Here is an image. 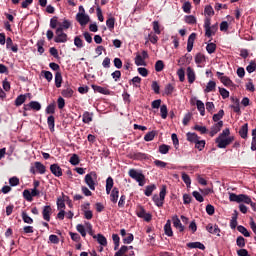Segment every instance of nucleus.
Masks as SVG:
<instances>
[{
	"label": "nucleus",
	"instance_id": "obj_1",
	"mask_svg": "<svg viewBox=\"0 0 256 256\" xmlns=\"http://www.w3.org/2000/svg\"><path fill=\"white\" fill-rule=\"evenodd\" d=\"M229 135H231V131L229 128H226L216 138L215 143L219 149H225L227 146L231 145L232 141H235V137Z\"/></svg>",
	"mask_w": 256,
	"mask_h": 256
},
{
	"label": "nucleus",
	"instance_id": "obj_2",
	"mask_svg": "<svg viewBox=\"0 0 256 256\" xmlns=\"http://www.w3.org/2000/svg\"><path fill=\"white\" fill-rule=\"evenodd\" d=\"M129 176L135 181H137L140 187H143L145 185V175H143V173L135 169H131L129 170Z\"/></svg>",
	"mask_w": 256,
	"mask_h": 256
},
{
	"label": "nucleus",
	"instance_id": "obj_3",
	"mask_svg": "<svg viewBox=\"0 0 256 256\" xmlns=\"http://www.w3.org/2000/svg\"><path fill=\"white\" fill-rule=\"evenodd\" d=\"M85 183L91 191H95V184L97 183V173L90 172L85 176Z\"/></svg>",
	"mask_w": 256,
	"mask_h": 256
},
{
	"label": "nucleus",
	"instance_id": "obj_4",
	"mask_svg": "<svg viewBox=\"0 0 256 256\" xmlns=\"http://www.w3.org/2000/svg\"><path fill=\"white\" fill-rule=\"evenodd\" d=\"M165 195H167V188L165 186L162 187L159 195L153 196V201L157 207L163 206V201H165Z\"/></svg>",
	"mask_w": 256,
	"mask_h": 256
},
{
	"label": "nucleus",
	"instance_id": "obj_5",
	"mask_svg": "<svg viewBox=\"0 0 256 256\" xmlns=\"http://www.w3.org/2000/svg\"><path fill=\"white\" fill-rule=\"evenodd\" d=\"M148 58H149V54H147V51H143L142 54H137L135 57V65H137V67L147 66L145 59H148Z\"/></svg>",
	"mask_w": 256,
	"mask_h": 256
},
{
	"label": "nucleus",
	"instance_id": "obj_6",
	"mask_svg": "<svg viewBox=\"0 0 256 256\" xmlns=\"http://www.w3.org/2000/svg\"><path fill=\"white\" fill-rule=\"evenodd\" d=\"M55 43H67V35L63 32L62 27L56 29V36L54 38Z\"/></svg>",
	"mask_w": 256,
	"mask_h": 256
},
{
	"label": "nucleus",
	"instance_id": "obj_7",
	"mask_svg": "<svg viewBox=\"0 0 256 256\" xmlns=\"http://www.w3.org/2000/svg\"><path fill=\"white\" fill-rule=\"evenodd\" d=\"M76 21H78V23L83 27L87 25V23H89L90 18H89V15L85 13H78L76 15Z\"/></svg>",
	"mask_w": 256,
	"mask_h": 256
},
{
	"label": "nucleus",
	"instance_id": "obj_8",
	"mask_svg": "<svg viewBox=\"0 0 256 256\" xmlns=\"http://www.w3.org/2000/svg\"><path fill=\"white\" fill-rule=\"evenodd\" d=\"M222 127L223 121H219L218 123L214 124L209 132L210 137H215V135H217L219 131H221Z\"/></svg>",
	"mask_w": 256,
	"mask_h": 256
},
{
	"label": "nucleus",
	"instance_id": "obj_9",
	"mask_svg": "<svg viewBox=\"0 0 256 256\" xmlns=\"http://www.w3.org/2000/svg\"><path fill=\"white\" fill-rule=\"evenodd\" d=\"M90 204L89 203H85L82 205V211L84 213V217L85 219H93V211H91V209H89Z\"/></svg>",
	"mask_w": 256,
	"mask_h": 256
},
{
	"label": "nucleus",
	"instance_id": "obj_10",
	"mask_svg": "<svg viewBox=\"0 0 256 256\" xmlns=\"http://www.w3.org/2000/svg\"><path fill=\"white\" fill-rule=\"evenodd\" d=\"M137 215L143 219L144 221H151V215L147 212H145V209L143 207H140L137 210Z\"/></svg>",
	"mask_w": 256,
	"mask_h": 256
},
{
	"label": "nucleus",
	"instance_id": "obj_11",
	"mask_svg": "<svg viewBox=\"0 0 256 256\" xmlns=\"http://www.w3.org/2000/svg\"><path fill=\"white\" fill-rule=\"evenodd\" d=\"M206 229L212 235H217L218 237H219V233H221V230L219 229V226H217V224H208Z\"/></svg>",
	"mask_w": 256,
	"mask_h": 256
},
{
	"label": "nucleus",
	"instance_id": "obj_12",
	"mask_svg": "<svg viewBox=\"0 0 256 256\" xmlns=\"http://www.w3.org/2000/svg\"><path fill=\"white\" fill-rule=\"evenodd\" d=\"M217 29H219V26L217 24L212 25L205 29V35L206 37H213L217 33Z\"/></svg>",
	"mask_w": 256,
	"mask_h": 256
},
{
	"label": "nucleus",
	"instance_id": "obj_13",
	"mask_svg": "<svg viewBox=\"0 0 256 256\" xmlns=\"http://www.w3.org/2000/svg\"><path fill=\"white\" fill-rule=\"evenodd\" d=\"M51 173L55 175V177H61L63 175V171L61 170V167H59L58 164H52L50 166Z\"/></svg>",
	"mask_w": 256,
	"mask_h": 256
},
{
	"label": "nucleus",
	"instance_id": "obj_14",
	"mask_svg": "<svg viewBox=\"0 0 256 256\" xmlns=\"http://www.w3.org/2000/svg\"><path fill=\"white\" fill-rule=\"evenodd\" d=\"M187 247L189 249H201V251H205V245L201 242H189L187 243Z\"/></svg>",
	"mask_w": 256,
	"mask_h": 256
},
{
	"label": "nucleus",
	"instance_id": "obj_15",
	"mask_svg": "<svg viewBox=\"0 0 256 256\" xmlns=\"http://www.w3.org/2000/svg\"><path fill=\"white\" fill-rule=\"evenodd\" d=\"M51 206H44L42 215L45 221H51Z\"/></svg>",
	"mask_w": 256,
	"mask_h": 256
},
{
	"label": "nucleus",
	"instance_id": "obj_16",
	"mask_svg": "<svg viewBox=\"0 0 256 256\" xmlns=\"http://www.w3.org/2000/svg\"><path fill=\"white\" fill-rule=\"evenodd\" d=\"M197 37V35L195 33H192L189 38H188V42H187V51L188 53H191V51H193V43H195V38Z\"/></svg>",
	"mask_w": 256,
	"mask_h": 256
},
{
	"label": "nucleus",
	"instance_id": "obj_17",
	"mask_svg": "<svg viewBox=\"0 0 256 256\" xmlns=\"http://www.w3.org/2000/svg\"><path fill=\"white\" fill-rule=\"evenodd\" d=\"M233 104L230 106L231 109H233L234 113H241V107H240V102L239 99L237 98H231Z\"/></svg>",
	"mask_w": 256,
	"mask_h": 256
},
{
	"label": "nucleus",
	"instance_id": "obj_18",
	"mask_svg": "<svg viewBox=\"0 0 256 256\" xmlns=\"http://www.w3.org/2000/svg\"><path fill=\"white\" fill-rule=\"evenodd\" d=\"M172 221H173V226L176 229H178L179 231H184L185 230V227L183 226V224H181V220H179V217L174 216L172 218Z\"/></svg>",
	"mask_w": 256,
	"mask_h": 256
},
{
	"label": "nucleus",
	"instance_id": "obj_19",
	"mask_svg": "<svg viewBox=\"0 0 256 256\" xmlns=\"http://www.w3.org/2000/svg\"><path fill=\"white\" fill-rule=\"evenodd\" d=\"M118 200H119V189L113 188L110 194V201H112V203H117Z\"/></svg>",
	"mask_w": 256,
	"mask_h": 256
},
{
	"label": "nucleus",
	"instance_id": "obj_20",
	"mask_svg": "<svg viewBox=\"0 0 256 256\" xmlns=\"http://www.w3.org/2000/svg\"><path fill=\"white\" fill-rule=\"evenodd\" d=\"M217 75H218L221 83H223V85H226L227 87H229V85H231V79H229V77L223 76V73H221V72H217Z\"/></svg>",
	"mask_w": 256,
	"mask_h": 256
},
{
	"label": "nucleus",
	"instance_id": "obj_21",
	"mask_svg": "<svg viewBox=\"0 0 256 256\" xmlns=\"http://www.w3.org/2000/svg\"><path fill=\"white\" fill-rule=\"evenodd\" d=\"M197 109L202 117H205V103L201 100L196 101Z\"/></svg>",
	"mask_w": 256,
	"mask_h": 256
},
{
	"label": "nucleus",
	"instance_id": "obj_22",
	"mask_svg": "<svg viewBox=\"0 0 256 256\" xmlns=\"http://www.w3.org/2000/svg\"><path fill=\"white\" fill-rule=\"evenodd\" d=\"M165 235L168 237H173V229H171V220H167L164 226Z\"/></svg>",
	"mask_w": 256,
	"mask_h": 256
},
{
	"label": "nucleus",
	"instance_id": "obj_23",
	"mask_svg": "<svg viewBox=\"0 0 256 256\" xmlns=\"http://www.w3.org/2000/svg\"><path fill=\"white\" fill-rule=\"evenodd\" d=\"M92 89L96 93H101L102 95H109V90L107 88H103V87L97 86V85H92Z\"/></svg>",
	"mask_w": 256,
	"mask_h": 256
},
{
	"label": "nucleus",
	"instance_id": "obj_24",
	"mask_svg": "<svg viewBox=\"0 0 256 256\" xmlns=\"http://www.w3.org/2000/svg\"><path fill=\"white\" fill-rule=\"evenodd\" d=\"M188 83H195V71L191 67L187 68Z\"/></svg>",
	"mask_w": 256,
	"mask_h": 256
},
{
	"label": "nucleus",
	"instance_id": "obj_25",
	"mask_svg": "<svg viewBox=\"0 0 256 256\" xmlns=\"http://www.w3.org/2000/svg\"><path fill=\"white\" fill-rule=\"evenodd\" d=\"M247 133H249V125L248 124H244L240 131L239 134L242 137V139H247Z\"/></svg>",
	"mask_w": 256,
	"mask_h": 256
},
{
	"label": "nucleus",
	"instance_id": "obj_26",
	"mask_svg": "<svg viewBox=\"0 0 256 256\" xmlns=\"http://www.w3.org/2000/svg\"><path fill=\"white\" fill-rule=\"evenodd\" d=\"M195 63L198 65V67H201L203 63H205V55L198 53L195 56Z\"/></svg>",
	"mask_w": 256,
	"mask_h": 256
},
{
	"label": "nucleus",
	"instance_id": "obj_27",
	"mask_svg": "<svg viewBox=\"0 0 256 256\" xmlns=\"http://www.w3.org/2000/svg\"><path fill=\"white\" fill-rule=\"evenodd\" d=\"M111 189H113V178L108 177L106 180V193L107 195L111 194Z\"/></svg>",
	"mask_w": 256,
	"mask_h": 256
},
{
	"label": "nucleus",
	"instance_id": "obj_28",
	"mask_svg": "<svg viewBox=\"0 0 256 256\" xmlns=\"http://www.w3.org/2000/svg\"><path fill=\"white\" fill-rule=\"evenodd\" d=\"M47 124H48L50 131L53 133V131H55V117L49 116L47 119Z\"/></svg>",
	"mask_w": 256,
	"mask_h": 256
},
{
	"label": "nucleus",
	"instance_id": "obj_29",
	"mask_svg": "<svg viewBox=\"0 0 256 256\" xmlns=\"http://www.w3.org/2000/svg\"><path fill=\"white\" fill-rule=\"evenodd\" d=\"M215 87H217L215 81H209L206 85L205 93H211V91H215Z\"/></svg>",
	"mask_w": 256,
	"mask_h": 256
},
{
	"label": "nucleus",
	"instance_id": "obj_30",
	"mask_svg": "<svg viewBox=\"0 0 256 256\" xmlns=\"http://www.w3.org/2000/svg\"><path fill=\"white\" fill-rule=\"evenodd\" d=\"M186 137L187 141H189L190 143H195L199 139V136L197 134L191 132H188L186 134Z\"/></svg>",
	"mask_w": 256,
	"mask_h": 256
},
{
	"label": "nucleus",
	"instance_id": "obj_31",
	"mask_svg": "<svg viewBox=\"0 0 256 256\" xmlns=\"http://www.w3.org/2000/svg\"><path fill=\"white\" fill-rule=\"evenodd\" d=\"M94 239H97V241L100 245H102L103 247H106L107 238H105V236L98 234L97 236H94Z\"/></svg>",
	"mask_w": 256,
	"mask_h": 256
},
{
	"label": "nucleus",
	"instance_id": "obj_32",
	"mask_svg": "<svg viewBox=\"0 0 256 256\" xmlns=\"http://www.w3.org/2000/svg\"><path fill=\"white\" fill-rule=\"evenodd\" d=\"M61 83H63V76L61 75V72H56L55 85L58 89H59V87H61Z\"/></svg>",
	"mask_w": 256,
	"mask_h": 256
},
{
	"label": "nucleus",
	"instance_id": "obj_33",
	"mask_svg": "<svg viewBox=\"0 0 256 256\" xmlns=\"http://www.w3.org/2000/svg\"><path fill=\"white\" fill-rule=\"evenodd\" d=\"M27 95H29V94L18 96V97L16 98V100H15V105H16L17 107H19V106H21L22 104H24V103H25V100L27 99Z\"/></svg>",
	"mask_w": 256,
	"mask_h": 256
},
{
	"label": "nucleus",
	"instance_id": "obj_34",
	"mask_svg": "<svg viewBox=\"0 0 256 256\" xmlns=\"http://www.w3.org/2000/svg\"><path fill=\"white\" fill-rule=\"evenodd\" d=\"M34 167L36 171H38V173H40L41 175L45 173V165H43L41 162H35Z\"/></svg>",
	"mask_w": 256,
	"mask_h": 256
},
{
	"label": "nucleus",
	"instance_id": "obj_35",
	"mask_svg": "<svg viewBox=\"0 0 256 256\" xmlns=\"http://www.w3.org/2000/svg\"><path fill=\"white\" fill-rule=\"evenodd\" d=\"M82 121L83 123H91L93 121V113L85 112Z\"/></svg>",
	"mask_w": 256,
	"mask_h": 256
},
{
	"label": "nucleus",
	"instance_id": "obj_36",
	"mask_svg": "<svg viewBox=\"0 0 256 256\" xmlns=\"http://www.w3.org/2000/svg\"><path fill=\"white\" fill-rule=\"evenodd\" d=\"M204 15L206 17H213L215 15V11L213 10V7L211 6H206L204 9Z\"/></svg>",
	"mask_w": 256,
	"mask_h": 256
},
{
	"label": "nucleus",
	"instance_id": "obj_37",
	"mask_svg": "<svg viewBox=\"0 0 256 256\" xmlns=\"http://www.w3.org/2000/svg\"><path fill=\"white\" fill-rule=\"evenodd\" d=\"M22 219L24 223H27L28 225H32L33 223V218H31L27 212H22Z\"/></svg>",
	"mask_w": 256,
	"mask_h": 256
},
{
	"label": "nucleus",
	"instance_id": "obj_38",
	"mask_svg": "<svg viewBox=\"0 0 256 256\" xmlns=\"http://www.w3.org/2000/svg\"><path fill=\"white\" fill-rule=\"evenodd\" d=\"M128 251H129L128 246H121L119 251H117L114 256H125V253H127Z\"/></svg>",
	"mask_w": 256,
	"mask_h": 256
},
{
	"label": "nucleus",
	"instance_id": "obj_39",
	"mask_svg": "<svg viewBox=\"0 0 256 256\" xmlns=\"http://www.w3.org/2000/svg\"><path fill=\"white\" fill-rule=\"evenodd\" d=\"M195 148L198 149V151H203L205 149V140H197L195 142Z\"/></svg>",
	"mask_w": 256,
	"mask_h": 256
},
{
	"label": "nucleus",
	"instance_id": "obj_40",
	"mask_svg": "<svg viewBox=\"0 0 256 256\" xmlns=\"http://www.w3.org/2000/svg\"><path fill=\"white\" fill-rule=\"evenodd\" d=\"M29 107L34 111H41V104L37 101H32L29 103Z\"/></svg>",
	"mask_w": 256,
	"mask_h": 256
},
{
	"label": "nucleus",
	"instance_id": "obj_41",
	"mask_svg": "<svg viewBox=\"0 0 256 256\" xmlns=\"http://www.w3.org/2000/svg\"><path fill=\"white\" fill-rule=\"evenodd\" d=\"M237 230L239 231V233H241L242 235H244V237H251V234L249 233V231L247 230V228H245L244 226H238Z\"/></svg>",
	"mask_w": 256,
	"mask_h": 256
},
{
	"label": "nucleus",
	"instance_id": "obj_42",
	"mask_svg": "<svg viewBox=\"0 0 256 256\" xmlns=\"http://www.w3.org/2000/svg\"><path fill=\"white\" fill-rule=\"evenodd\" d=\"M182 181H184L187 187H191V178L185 172H182Z\"/></svg>",
	"mask_w": 256,
	"mask_h": 256
},
{
	"label": "nucleus",
	"instance_id": "obj_43",
	"mask_svg": "<svg viewBox=\"0 0 256 256\" xmlns=\"http://www.w3.org/2000/svg\"><path fill=\"white\" fill-rule=\"evenodd\" d=\"M185 21L188 25H195V23H197V18L193 15H189L185 17Z\"/></svg>",
	"mask_w": 256,
	"mask_h": 256
},
{
	"label": "nucleus",
	"instance_id": "obj_44",
	"mask_svg": "<svg viewBox=\"0 0 256 256\" xmlns=\"http://www.w3.org/2000/svg\"><path fill=\"white\" fill-rule=\"evenodd\" d=\"M165 68V64H163L162 60H158L155 64V71H157V73L161 72L163 69Z\"/></svg>",
	"mask_w": 256,
	"mask_h": 256
},
{
	"label": "nucleus",
	"instance_id": "obj_45",
	"mask_svg": "<svg viewBox=\"0 0 256 256\" xmlns=\"http://www.w3.org/2000/svg\"><path fill=\"white\" fill-rule=\"evenodd\" d=\"M229 199H230V201H234V202H236V203H241V194H240V195H237V194H235V193H231V194L229 195Z\"/></svg>",
	"mask_w": 256,
	"mask_h": 256
},
{
	"label": "nucleus",
	"instance_id": "obj_46",
	"mask_svg": "<svg viewBox=\"0 0 256 256\" xmlns=\"http://www.w3.org/2000/svg\"><path fill=\"white\" fill-rule=\"evenodd\" d=\"M251 198L245 194H240V203H246V205H249L251 203Z\"/></svg>",
	"mask_w": 256,
	"mask_h": 256
},
{
	"label": "nucleus",
	"instance_id": "obj_47",
	"mask_svg": "<svg viewBox=\"0 0 256 256\" xmlns=\"http://www.w3.org/2000/svg\"><path fill=\"white\" fill-rule=\"evenodd\" d=\"M155 189H156L155 185L147 186L145 189L146 197H151V195L153 194V191H155Z\"/></svg>",
	"mask_w": 256,
	"mask_h": 256
},
{
	"label": "nucleus",
	"instance_id": "obj_48",
	"mask_svg": "<svg viewBox=\"0 0 256 256\" xmlns=\"http://www.w3.org/2000/svg\"><path fill=\"white\" fill-rule=\"evenodd\" d=\"M217 49V45L215 43H209L206 46V51L211 55V53H215V50Z\"/></svg>",
	"mask_w": 256,
	"mask_h": 256
},
{
	"label": "nucleus",
	"instance_id": "obj_49",
	"mask_svg": "<svg viewBox=\"0 0 256 256\" xmlns=\"http://www.w3.org/2000/svg\"><path fill=\"white\" fill-rule=\"evenodd\" d=\"M76 229H77L78 233L82 235V237L87 236V232L85 231V226H83L82 224H78L76 226Z\"/></svg>",
	"mask_w": 256,
	"mask_h": 256
},
{
	"label": "nucleus",
	"instance_id": "obj_50",
	"mask_svg": "<svg viewBox=\"0 0 256 256\" xmlns=\"http://www.w3.org/2000/svg\"><path fill=\"white\" fill-rule=\"evenodd\" d=\"M112 239H113V242H114V245H115L114 250L117 251V249H119V241H120L119 235L113 234Z\"/></svg>",
	"mask_w": 256,
	"mask_h": 256
},
{
	"label": "nucleus",
	"instance_id": "obj_51",
	"mask_svg": "<svg viewBox=\"0 0 256 256\" xmlns=\"http://www.w3.org/2000/svg\"><path fill=\"white\" fill-rule=\"evenodd\" d=\"M58 27H61L62 31H65L71 27V22H69L68 20H64L62 24H58Z\"/></svg>",
	"mask_w": 256,
	"mask_h": 256
},
{
	"label": "nucleus",
	"instance_id": "obj_52",
	"mask_svg": "<svg viewBox=\"0 0 256 256\" xmlns=\"http://www.w3.org/2000/svg\"><path fill=\"white\" fill-rule=\"evenodd\" d=\"M160 113H161L162 119H167V114H168L167 105H162L160 107Z\"/></svg>",
	"mask_w": 256,
	"mask_h": 256
},
{
	"label": "nucleus",
	"instance_id": "obj_53",
	"mask_svg": "<svg viewBox=\"0 0 256 256\" xmlns=\"http://www.w3.org/2000/svg\"><path fill=\"white\" fill-rule=\"evenodd\" d=\"M194 130L199 131L202 135H205V133H207V127L201 125H195Z\"/></svg>",
	"mask_w": 256,
	"mask_h": 256
},
{
	"label": "nucleus",
	"instance_id": "obj_54",
	"mask_svg": "<svg viewBox=\"0 0 256 256\" xmlns=\"http://www.w3.org/2000/svg\"><path fill=\"white\" fill-rule=\"evenodd\" d=\"M153 139H155V131L148 132L144 136V141H153Z\"/></svg>",
	"mask_w": 256,
	"mask_h": 256
},
{
	"label": "nucleus",
	"instance_id": "obj_55",
	"mask_svg": "<svg viewBox=\"0 0 256 256\" xmlns=\"http://www.w3.org/2000/svg\"><path fill=\"white\" fill-rule=\"evenodd\" d=\"M223 115H225V112L223 110H219L217 114L213 115V121H220V119H223Z\"/></svg>",
	"mask_w": 256,
	"mask_h": 256
},
{
	"label": "nucleus",
	"instance_id": "obj_56",
	"mask_svg": "<svg viewBox=\"0 0 256 256\" xmlns=\"http://www.w3.org/2000/svg\"><path fill=\"white\" fill-rule=\"evenodd\" d=\"M177 75H178L179 80L181 81V83H183V81H185V70L183 68H180L177 71Z\"/></svg>",
	"mask_w": 256,
	"mask_h": 256
},
{
	"label": "nucleus",
	"instance_id": "obj_57",
	"mask_svg": "<svg viewBox=\"0 0 256 256\" xmlns=\"http://www.w3.org/2000/svg\"><path fill=\"white\" fill-rule=\"evenodd\" d=\"M23 197L26 199V201H33V196L31 195L30 190H24Z\"/></svg>",
	"mask_w": 256,
	"mask_h": 256
},
{
	"label": "nucleus",
	"instance_id": "obj_58",
	"mask_svg": "<svg viewBox=\"0 0 256 256\" xmlns=\"http://www.w3.org/2000/svg\"><path fill=\"white\" fill-rule=\"evenodd\" d=\"M159 152L162 154V155H167V153H169V146L168 145H161L159 147Z\"/></svg>",
	"mask_w": 256,
	"mask_h": 256
},
{
	"label": "nucleus",
	"instance_id": "obj_59",
	"mask_svg": "<svg viewBox=\"0 0 256 256\" xmlns=\"http://www.w3.org/2000/svg\"><path fill=\"white\" fill-rule=\"evenodd\" d=\"M65 208V201L61 198H58L57 200V209L58 211H61Z\"/></svg>",
	"mask_w": 256,
	"mask_h": 256
},
{
	"label": "nucleus",
	"instance_id": "obj_60",
	"mask_svg": "<svg viewBox=\"0 0 256 256\" xmlns=\"http://www.w3.org/2000/svg\"><path fill=\"white\" fill-rule=\"evenodd\" d=\"M106 25H107L108 29H114L115 28V18H109L106 21Z\"/></svg>",
	"mask_w": 256,
	"mask_h": 256
},
{
	"label": "nucleus",
	"instance_id": "obj_61",
	"mask_svg": "<svg viewBox=\"0 0 256 256\" xmlns=\"http://www.w3.org/2000/svg\"><path fill=\"white\" fill-rule=\"evenodd\" d=\"M63 97H73V90L71 88H67L62 91Z\"/></svg>",
	"mask_w": 256,
	"mask_h": 256
},
{
	"label": "nucleus",
	"instance_id": "obj_62",
	"mask_svg": "<svg viewBox=\"0 0 256 256\" xmlns=\"http://www.w3.org/2000/svg\"><path fill=\"white\" fill-rule=\"evenodd\" d=\"M138 73L142 77H147L149 75V71L147 70V68H143V67L138 68Z\"/></svg>",
	"mask_w": 256,
	"mask_h": 256
},
{
	"label": "nucleus",
	"instance_id": "obj_63",
	"mask_svg": "<svg viewBox=\"0 0 256 256\" xmlns=\"http://www.w3.org/2000/svg\"><path fill=\"white\" fill-rule=\"evenodd\" d=\"M71 165H77L79 163V156L77 154H73L70 158Z\"/></svg>",
	"mask_w": 256,
	"mask_h": 256
},
{
	"label": "nucleus",
	"instance_id": "obj_64",
	"mask_svg": "<svg viewBox=\"0 0 256 256\" xmlns=\"http://www.w3.org/2000/svg\"><path fill=\"white\" fill-rule=\"evenodd\" d=\"M236 244L238 247H245V238H243V236H239L236 240Z\"/></svg>",
	"mask_w": 256,
	"mask_h": 256
}]
</instances>
